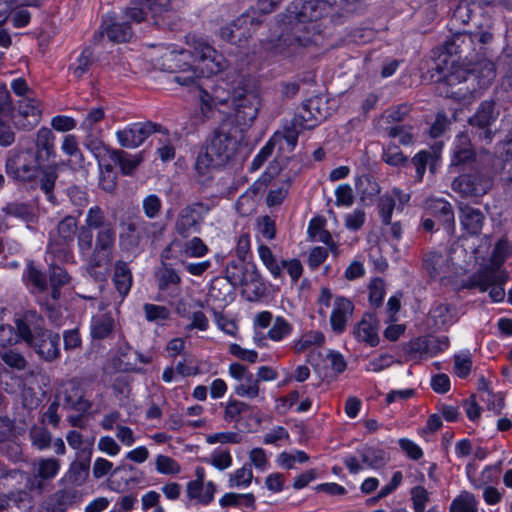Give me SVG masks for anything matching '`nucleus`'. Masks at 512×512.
<instances>
[{
    "label": "nucleus",
    "instance_id": "f257e3e1",
    "mask_svg": "<svg viewBox=\"0 0 512 512\" xmlns=\"http://www.w3.org/2000/svg\"><path fill=\"white\" fill-rule=\"evenodd\" d=\"M199 90L201 111L204 115L212 109L231 115L239 124L249 126L259 110L258 96L248 90L241 76L200 78L194 85Z\"/></svg>",
    "mask_w": 512,
    "mask_h": 512
},
{
    "label": "nucleus",
    "instance_id": "f03ea898",
    "mask_svg": "<svg viewBox=\"0 0 512 512\" xmlns=\"http://www.w3.org/2000/svg\"><path fill=\"white\" fill-rule=\"evenodd\" d=\"M496 77V69L489 60L480 61L472 69L455 67L438 83L440 95L457 101H470L487 89Z\"/></svg>",
    "mask_w": 512,
    "mask_h": 512
},
{
    "label": "nucleus",
    "instance_id": "7ed1b4c3",
    "mask_svg": "<svg viewBox=\"0 0 512 512\" xmlns=\"http://www.w3.org/2000/svg\"><path fill=\"white\" fill-rule=\"evenodd\" d=\"M240 126L244 125L229 115L213 130L205 151L196 159L195 168L199 174H205L209 167L222 166L235 156L242 139L243 130Z\"/></svg>",
    "mask_w": 512,
    "mask_h": 512
},
{
    "label": "nucleus",
    "instance_id": "20e7f679",
    "mask_svg": "<svg viewBox=\"0 0 512 512\" xmlns=\"http://www.w3.org/2000/svg\"><path fill=\"white\" fill-rule=\"evenodd\" d=\"M177 0H139L124 11V18L135 23L149 21L163 29H175L180 23Z\"/></svg>",
    "mask_w": 512,
    "mask_h": 512
},
{
    "label": "nucleus",
    "instance_id": "39448f33",
    "mask_svg": "<svg viewBox=\"0 0 512 512\" xmlns=\"http://www.w3.org/2000/svg\"><path fill=\"white\" fill-rule=\"evenodd\" d=\"M494 185V173L486 165H476L456 177L452 190L461 198L477 200L487 194Z\"/></svg>",
    "mask_w": 512,
    "mask_h": 512
},
{
    "label": "nucleus",
    "instance_id": "423d86ee",
    "mask_svg": "<svg viewBox=\"0 0 512 512\" xmlns=\"http://www.w3.org/2000/svg\"><path fill=\"white\" fill-rule=\"evenodd\" d=\"M318 100H308L303 106L304 112L296 115L283 132H276L273 136H279L275 141V147L279 150L292 152L297 145L298 135L301 131L312 129L324 116L317 108Z\"/></svg>",
    "mask_w": 512,
    "mask_h": 512
},
{
    "label": "nucleus",
    "instance_id": "0eeeda50",
    "mask_svg": "<svg viewBox=\"0 0 512 512\" xmlns=\"http://www.w3.org/2000/svg\"><path fill=\"white\" fill-rule=\"evenodd\" d=\"M313 44H315L313 36L296 27L293 31L283 33L276 39L265 41L263 49L268 57L284 60L302 55L304 50Z\"/></svg>",
    "mask_w": 512,
    "mask_h": 512
},
{
    "label": "nucleus",
    "instance_id": "6e6552de",
    "mask_svg": "<svg viewBox=\"0 0 512 512\" xmlns=\"http://www.w3.org/2000/svg\"><path fill=\"white\" fill-rule=\"evenodd\" d=\"M225 277L233 287H242L244 292H250V299L263 295L264 284L256 265L252 262L241 259L230 261L225 269Z\"/></svg>",
    "mask_w": 512,
    "mask_h": 512
},
{
    "label": "nucleus",
    "instance_id": "1a4fd4ad",
    "mask_svg": "<svg viewBox=\"0 0 512 512\" xmlns=\"http://www.w3.org/2000/svg\"><path fill=\"white\" fill-rule=\"evenodd\" d=\"M186 49L172 50L162 56L161 68L175 73L173 80L181 86L193 88L200 81V72Z\"/></svg>",
    "mask_w": 512,
    "mask_h": 512
},
{
    "label": "nucleus",
    "instance_id": "9d476101",
    "mask_svg": "<svg viewBox=\"0 0 512 512\" xmlns=\"http://www.w3.org/2000/svg\"><path fill=\"white\" fill-rule=\"evenodd\" d=\"M121 228L120 246L126 250L136 249L143 241L154 240L162 232L158 223L147 221L140 216L123 220Z\"/></svg>",
    "mask_w": 512,
    "mask_h": 512
},
{
    "label": "nucleus",
    "instance_id": "9b49d317",
    "mask_svg": "<svg viewBox=\"0 0 512 512\" xmlns=\"http://www.w3.org/2000/svg\"><path fill=\"white\" fill-rule=\"evenodd\" d=\"M186 51L194 63H203L210 73H220L228 67V61L209 41L201 35L189 33L185 36Z\"/></svg>",
    "mask_w": 512,
    "mask_h": 512
},
{
    "label": "nucleus",
    "instance_id": "f8f14e48",
    "mask_svg": "<svg viewBox=\"0 0 512 512\" xmlns=\"http://www.w3.org/2000/svg\"><path fill=\"white\" fill-rule=\"evenodd\" d=\"M60 470V461L56 458H41L37 462L36 476L29 477L25 472L20 470L5 471L2 479L5 481L4 485H10V480H15L18 484L25 483V487H29L32 491L36 489L39 493L44 488L43 482L53 479ZM13 486V484H11Z\"/></svg>",
    "mask_w": 512,
    "mask_h": 512
},
{
    "label": "nucleus",
    "instance_id": "ddd939ff",
    "mask_svg": "<svg viewBox=\"0 0 512 512\" xmlns=\"http://www.w3.org/2000/svg\"><path fill=\"white\" fill-rule=\"evenodd\" d=\"M288 11L299 23L309 24L301 30L314 37L321 32V24L318 21L330 13L331 6L324 0H309L291 3Z\"/></svg>",
    "mask_w": 512,
    "mask_h": 512
},
{
    "label": "nucleus",
    "instance_id": "4468645a",
    "mask_svg": "<svg viewBox=\"0 0 512 512\" xmlns=\"http://www.w3.org/2000/svg\"><path fill=\"white\" fill-rule=\"evenodd\" d=\"M508 276L505 271L487 267L473 274L464 287L478 289L480 292L489 290V296L494 302H500L505 297L504 284Z\"/></svg>",
    "mask_w": 512,
    "mask_h": 512
},
{
    "label": "nucleus",
    "instance_id": "2eb2a0df",
    "mask_svg": "<svg viewBox=\"0 0 512 512\" xmlns=\"http://www.w3.org/2000/svg\"><path fill=\"white\" fill-rule=\"evenodd\" d=\"M107 228H115L109 221L104 209L95 205L88 209L85 218V226L79 228L77 235V244L82 255H88L92 249V230L102 231Z\"/></svg>",
    "mask_w": 512,
    "mask_h": 512
},
{
    "label": "nucleus",
    "instance_id": "dca6fc26",
    "mask_svg": "<svg viewBox=\"0 0 512 512\" xmlns=\"http://www.w3.org/2000/svg\"><path fill=\"white\" fill-rule=\"evenodd\" d=\"M116 246V229L107 228L96 232L95 243L88 253V270L90 274L103 266H109L113 261V253Z\"/></svg>",
    "mask_w": 512,
    "mask_h": 512
},
{
    "label": "nucleus",
    "instance_id": "f3484780",
    "mask_svg": "<svg viewBox=\"0 0 512 512\" xmlns=\"http://www.w3.org/2000/svg\"><path fill=\"white\" fill-rule=\"evenodd\" d=\"M262 23V20L256 16V11H247L235 19L231 24L222 27L220 36L222 39L240 45L246 41L252 32Z\"/></svg>",
    "mask_w": 512,
    "mask_h": 512
},
{
    "label": "nucleus",
    "instance_id": "a211bd4d",
    "mask_svg": "<svg viewBox=\"0 0 512 512\" xmlns=\"http://www.w3.org/2000/svg\"><path fill=\"white\" fill-rule=\"evenodd\" d=\"M40 162L30 150L20 151L7 160L6 172L15 180L30 182L36 179Z\"/></svg>",
    "mask_w": 512,
    "mask_h": 512
},
{
    "label": "nucleus",
    "instance_id": "6ab92c4d",
    "mask_svg": "<svg viewBox=\"0 0 512 512\" xmlns=\"http://www.w3.org/2000/svg\"><path fill=\"white\" fill-rule=\"evenodd\" d=\"M209 210L203 203H193L183 207L175 220L174 229L178 235L188 238L199 233L203 221V214Z\"/></svg>",
    "mask_w": 512,
    "mask_h": 512
},
{
    "label": "nucleus",
    "instance_id": "aec40b11",
    "mask_svg": "<svg viewBox=\"0 0 512 512\" xmlns=\"http://www.w3.org/2000/svg\"><path fill=\"white\" fill-rule=\"evenodd\" d=\"M10 112L11 119L18 129L31 130L41 120L40 102L29 95L20 99L17 106Z\"/></svg>",
    "mask_w": 512,
    "mask_h": 512
},
{
    "label": "nucleus",
    "instance_id": "412c9836",
    "mask_svg": "<svg viewBox=\"0 0 512 512\" xmlns=\"http://www.w3.org/2000/svg\"><path fill=\"white\" fill-rule=\"evenodd\" d=\"M56 399L62 403L63 408L77 412H87L91 408V403L85 399L84 390L77 379L63 383L56 394Z\"/></svg>",
    "mask_w": 512,
    "mask_h": 512
},
{
    "label": "nucleus",
    "instance_id": "4be33fe9",
    "mask_svg": "<svg viewBox=\"0 0 512 512\" xmlns=\"http://www.w3.org/2000/svg\"><path fill=\"white\" fill-rule=\"evenodd\" d=\"M78 222L74 216H66L56 227V234H51L48 250L53 254L65 253L74 242Z\"/></svg>",
    "mask_w": 512,
    "mask_h": 512
},
{
    "label": "nucleus",
    "instance_id": "5701e85b",
    "mask_svg": "<svg viewBox=\"0 0 512 512\" xmlns=\"http://www.w3.org/2000/svg\"><path fill=\"white\" fill-rule=\"evenodd\" d=\"M161 131L160 126L150 121L133 123L116 132L119 144L125 148L140 146L153 132Z\"/></svg>",
    "mask_w": 512,
    "mask_h": 512
},
{
    "label": "nucleus",
    "instance_id": "b1692460",
    "mask_svg": "<svg viewBox=\"0 0 512 512\" xmlns=\"http://www.w3.org/2000/svg\"><path fill=\"white\" fill-rule=\"evenodd\" d=\"M229 374L240 381L235 386V393L240 397L254 399L260 395L259 379L245 365L235 362L229 366Z\"/></svg>",
    "mask_w": 512,
    "mask_h": 512
},
{
    "label": "nucleus",
    "instance_id": "393cba45",
    "mask_svg": "<svg viewBox=\"0 0 512 512\" xmlns=\"http://www.w3.org/2000/svg\"><path fill=\"white\" fill-rule=\"evenodd\" d=\"M476 165L482 164L477 161L476 152L471 144L470 137L466 132H461L455 139L451 166L472 169Z\"/></svg>",
    "mask_w": 512,
    "mask_h": 512
},
{
    "label": "nucleus",
    "instance_id": "a878e982",
    "mask_svg": "<svg viewBox=\"0 0 512 512\" xmlns=\"http://www.w3.org/2000/svg\"><path fill=\"white\" fill-rule=\"evenodd\" d=\"M60 336L50 330H40L38 336L31 343L37 354L46 361H54L60 356Z\"/></svg>",
    "mask_w": 512,
    "mask_h": 512
},
{
    "label": "nucleus",
    "instance_id": "bb28decb",
    "mask_svg": "<svg viewBox=\"0 0 512 512\" xmlns=\"http://www.w3.org/2000/svg\"><path fill=\"white\" fill-rule=\"evenodd\" d=\"M446 53L450 56L458 55L459 59L472 60L476 44L472 33H457L444 44Z\"/></svg>",
    "mask_w": 512,
    "mask_h": 512
},
{
    "label": "nucleus",
    "instance_id": "cd10ccee",
    "mask_svg": "<svg viewBox=\"0 0 512 512\" xmlns=\"http://www.w3.org/2000/svg\"><path fill=\"white\" fill-rule=\"evenodd\" d=\"M497 116L498 112L495 109V103L486 100L479 105L475 114L470 117L469 123L471 126L483 130L481 136L490 141L492 139V131L489 129V126L495 121Z\"/></svg>",
    "mask_w": 512,
    "mask_h": 512
},
{
    "label": "nucleus",
    "instance_id": "c85d7f7f",
    "mask_svg": "<svg viewBox=\"0 0 512 512\" xmlns=\"http://www.w3.org/2000/svg\"><path fill=\"white\" fill-rule=\"evenodd\" d=\"M353 311L354 305L349 299L343 296L335 298L330 316V324L334 332H344L348 321L352 317Z\"/></svg>",
    "mask_w": 512,
    "mask_h": 512
},
{
    "label": "nucleus",
    "instance_id": "c756f323",
    "mask_svg": "<svg viewBox=\"0 0 512 512\" xmlns=\"http://www.w3.org/2000/svg\"><path fill=\"white\" fill-rule=\"evenodd\" d=\"M458 209L463 229L471 235H478L482 231L485 222L483 212L465 203H460Z\"/></svg>",
    "mask_w": 512,
    "mask_h": 512
},
{
    "label": "nucleus",
    "instance_id": "7c9ffc66",
    "mask_svg": "<svg viewBox=\"0 0 512 512\" xmlns=\"http://www.w3.org/2000/svg\"><path fill=\"white\" fill-rule=\"evenodd\" d=\"M423 269L427 274L435 278H445L451 271V263L448 256L438 252H428L422 260Z\"/></svg>",
    "mask_w": 512,
    "mask_h": 512
},
{
    "label": "nucleus",
    "instance_id": "2f4dec72",
    "mask_svg": "<svg viewBox=\"0 0 512 512\" xmlns=\"http://www.w3.org/2000/svg\"><path fill=\"white\" fill-rule=\"evenodd\" d=\"M379 323L374 315L365 314L361 321H359L354 329V336L361 342L374 347L379 343Z\"/></svg>",
    "mask_w": 512,
    "mask_h": 512
},
{
    "label": "nucleus",
    "instance_id": "473e14b6",
    "mask_svg": "<svg viewBox=\"0 0 512 512\" xmlns=\"http://www.w3.org/2000/svg\"><path fill=\"white\" fill-rule=\"evenodd\" d=\"M158 288L168 293L171 297H177L181 292V277L175 269L166 263H162L156 273Z\"/></svg>",
    "mask_w": 512,
    "mask_h": 512
},
{
    "label": "nucleus",
    "instance_id": "72a5a7b5",
    "mask_svg": "<svg viewBox=\"0 0 512 512\" xmlns=\"http://www.w3.org/2000/svg\"><path fill=\"white\" fill-rule=\"evenodd\" d=\"M112 472L113 475L125 472L129 473V480L138 483L142 478V472L138 471L133 466H118L113 470V463L105 458L99 457L94 461L92 473L95 479H101Z\"/></svg>",
    "mask_w": 512,
    "mask_h": 512
},
{
    "label": "nucleus",
    "instance_id": "f704fd0d",
    "mask_svg": "<svg viewBox=\"0 0 512 512\" xmlns=\"http://www.w3.org/2000/svg\"><path fill=\"white\" fill-rule=\"evenodd\" d=\"M424 208L429 214L438 216L447 228H454V212L452 205L447 200L435 197L427 198L424 202Z\"/></svg>",
    "mask_w": 512,
    "mask_h": 512
},
{
    "label": "nucleus",
    "instance_id": "c9c22d12",
    "mask_svg": "<svg viewBox=\"0 0 512 512\" xmlns=\"http://www.w3.org/2000/svg\"><path fill=\"white\" fill-rule=\"evenodd\" d=\"M55 136L51 129L47 127L40 128L36 133L35 148L33 154L35 159L42 162L49 160L55 156Z\"/></svg>",
    "mask_w": 512,
    "mask_h": 512
},
{
    "label": "nucleus",
    "instance_id": "e433bc0d",
    "mask_svg": "<svg viewBox=\"0 0 512 512\" xmlns=\"http://www.w3.org/2000/svg\"><path fill=\"white\" fill-rule=\"evenodd\" d=\"M16 335H18V343L20 340L25 341L29 346L42 330L40 324L37 323V316L35 313H26L22 318L15 321Z\"/></svg>",
    "mask_w": 512,
    "mask_h": 512
},
{
    "label": "nucleus",
    "instance_id": "4c0bfd02",
    "mask_svg": "<svg viewBox=\"0 0 512 512\" xmlns=\"http://www.w3.org/2000/svg\"><path fill=\"white\" fill-rule=\"evenodd\" d=\"M115 320L109 312H100L91 319L90 335L93 340L109 338L114 331Z\"/></svg>",
    "mask_w": 512,
    "mask_h": 512
},
{
    "label": "nucleus",
    "instance_id": "58836bf2",
    "mask_svg": "<svg viewBox=\"0 0 512 512\" xmlns=\"http://www.w3.org/2000/svg\"><path fill=\"white\" fill-rule=\"evenodd\" d=\"M112 281L121 299L125 298L133 283L132 271L125 261L115 262Z\"/></svg>",
    "mask_w": 512,
    "mask_h": 512
},
{
    "label": "nucleus",
    "instance_id": "ea45409f",
    "mask_svg": "<svg viewBox=\"0 0 512 512\" xmlns=\"http://www.w3.org/2000/svg\"><path fill=\"white\" fill-rule=\"evenodd\" d=\"M38 184L40 189L47 196V199L55 204L56 197L54 195V188L56 180L58 179V165L53 163L45 165L38 169Z\"/></svg>",
    "mask_w": 512,
    "mask_h": 512
},
{
    "label": "nucleus",
    "instance_id": "a19ab883",
    "mask_svg": "<svg viewBox=\"0 0 512 512\" xmlns=\"http://www.w3.org/2000/svg\"><path fill=\"white\" fill-rule=\"evenodd\" d=\"M8 91H3L0 94V145L8 146L14 142V132L6 124L8 114L10 113Z\"/></svg>",
    "mask_w": 512,
    "mask_h": 512
},
{
    "label": "nucleus",
    "instance_id": "79ce46f5",
    "mask_svg": "<svg viewBox=\"0 0 512 512\" xmlns=\"http://www.w3.org/2000/svg\"><path fill=\"white\" fill-rule=\"evenodd\" d=\"M355 188L363 203H371L380 193V186L375 178L369 174H363L356 178Z\"/></svg>",
    "mask_w": 512,
    "mask_h": 512
},
{
    "label": "nucleus",
    "instance_id": "37998d69",
    "mask_svg": "<svg viewBox=\"0 0 512 512\" xmlns=\"http://www.w3.org/2000/svg\"><path fill=\"white\" fill-rule=\"evenodd\" d=\"M101 33H105L112 42H128L133 36V30L127 22L105 21Z\"/></svg>",
    "mask_w": 512,
    "mask_h": 512
},
{
    "label": "nucleus",
    "instance_id": "c03bdc74",
    "mask_svg": "<svg viewBox=\"0 0 512 512\" xmlns=\"http://www.w3.org/2000/svg\"><path fill=\"white\" fill-rule=\"evenodd\" d=\"M410 165L415 169V182L420 183L427 167H429L431 173L435 172V156L431 151L421 150L412 157Z\"/></svg>",
    "mask_w": 512,
    "mask_h": 512
},
{
    "label": "nucleus",
    "instance_id": "a18cd8bd",
    "mask_svg": "<svg viewBox=\"0 0 512 512\" xmlns=\"http://www.w3.org/2000/svg\"><path fill=\"white\" fill-rule=\"evenodd\" d=\"M110 157L117 162L124 175H132L135 169L142 162L140 155H131L123 150L112 149L109 151Z\"/></svg>",
    "mask_w": 512,
    "mask_h": 512
},
{
    "label": "nucleus",
    "instance_id": "49530a36",
    "mask_svg": "<svg viewBox=\"0 0 512 512\" xmlns=\"http://www.w3.org/2000/svg\"><path fill=\"white\" fill-rule=\"evenodd\" d=\"M91 450L92 449L90 448L88 451V457L86 459L74 461L70 465L67 474L68 480L76 486L83 485L89 476Z\"/></svg>",
    "mask_w": 512,
    "mask_h": 512
},
{
    "label": "nucleus",
    "instance_id": "de8ad7c7",
    "mask_svg": "<svg viewBox=\"0 0 512 512\" xmlns=\"http://www.w3.org/2000/svg\"><path fill=\"white\" fill-rule=\"evenodd\" d=\"M454 311L448 304H438L429 312V319L437 329L445 328L454 322Z\"/></svg>",
    "mask_w": 512,
    "mask_h": 512
},
{
    "label": "nucleus",
    "instance_id": "09e8293b",
    "mask_svg": "<svg viewBox=\"0 0 512 512\" xmlns=\"http://www.w3.org/2000/svg\"><path fill=\"white\" fill-rule=\"evenodd\" d=\"M258 255L264 266L275 279L282 278L283 265L278 261L272 250L265 244L258 245Z\"/></svg>",
    "mask_w": 512,
    "mask_h": 512
},
{
    "label": "nucleus",
    "instance_id": "8fccbe9b",
    "mask_svg": "<svg viewBox=\"0 0 512 512\" xmlns=\"http://www.w3.org/2000/svg\"><path fill=\"white\" fill-rule=\"evenodd\" d=\"M86 135L83 140V145L88 149L96 158H99L104 152L109 151L104 144L101 134V129L84 130Z\"/></svg>",
    "mask_w": 512,
    "mask_h": 512
},
{
    "label": "nucleus",
    "instance_id": "3c124183",
    "mask_svg": "<svg viewBox=\"0 0 512 512\" xmlns=\"http://www.w3.org/2000/svg\"><path fill=\"white\" fill-rule=\"evenodd\" d=\"M71 278L67 271L60 266H51L49 282L51 286V296L54 300L60 297V288L69 284Z\"/></svg>",
    "mask_w": 512,
    "mask_h": 512
},
{
    "label": "nucleus",
    "instance_id": "603ef678",
    "mask_svg": "<svg viewBox=\"0 0 512 512\" xmlns=\"http://www.w3.org/2000/svg\"><path fill=\"white\" fill-rule=\"evenodd\" d=\"M450 512H478V501L472 493L462 491L452 501Z\"/></svg>",
    "mask_w": 512,
    "mask_h": 512
},
{
    "label": "nucleus",
    "instance_id": "864d4df0",
    "mask_svg": "<svg viewBox=\"0 0 512 512\" xmlns=\"http://www.w3.org/2000/svg\"><path fill=\"white\" fill-rule=\"evenodd\" d=\"M143 312L145 319L156 325H162L171 316L170 310L166 306L151 303L143 305Z\"/></svg>",
    "mask_w": 512,
    "mask_h": 512
},
{
    "label": "nucleus",
    "instance_id": "5fc2aeb1",
    "mask_svg": "<svg viewBox=\"0 0 512 512\" xmlns=\"http://www.w3.org/2000/svg\"><path fill=\"white\" fill-rule=\"evenodd\" d=\"M362 462L371 467L379 468L386 463V453L384 450L375 447H365L360 451Z\"/></svg>",
    "mask_w": 512,
    "mask_h": 512
},
{
    "label": "nucleus",
    "instance_id": "6e6d98bb",
    "mask_svg": "<svg viewBox=\"0 0 512 512\" xmlns=\"http://www.w3.org/2000/svg\"><path fill=\"white\" fill-rule=\"evenodd\" d=\"M93 64V52L90 48H85L79 55L77 61L70 66L74 78L81 79Z\"/></svg>",
    "mask_w": 512,
    "mask_h": 512
},
{
    "label": "nucleus",
    "instance_id": "4d7b16f0",
    "mask_svg": "<svg viewBox=\"0 0 512 512\" xmlns=\"http://www.w3.org/2000/svg\"><path fill=\"white\" fill-rule=\"evenodd\" d=\"M29 438L38 450L48 449L52 443L51 433L43 426H32L29 430Z\"/></svg>",
    "mask_w": 512,
    "mask_h": 512
},
{
    "label": "nucleus",
    "instance_id": "13d9d810",
    "mask_svg": "<svg viewBox=\"0 0 512 512\" xmlns=\"http://www.w3.org/2000/svg\"><path fill=\"white\" fill-rule=\"evenodd\" d=\"M250 409L251 406L243 401L229 399L224 409V420L226 422H238L240 416Z\"/></svg>",
    "mask_w": 512,
    "mask_h": 512
},
{
    "label": "nucleus",
    "instance_id": "bf43d9fd",
    "mask_svg": "<svg viewBox=\"0 0 512 512\" xmlns=\"http://www.w3.org/2000/svg\"><path fill=\"white\" fill-rule=\"evenodd\" d=\"M0 358L7 366L17 371H22L27 367L25 357L9 347L0 349Z\"/></svg>",
    "mask_w": 512,
    "mask_h": 512
},
{
    "label": "nucleus",
    "instance_id": "052dcab7",
    "mask_svg": "<svg viewBox=\"0 0 512 512\" xmlns=\"http://www.w3.org/2000/svg\"><path fill=\"white\" fill-rule=\"evenodd\" d=\"M163 209L161 198L156 194L146 195L142 200V211L147 219H157Z\"/></svg>",
    "mask_w": 512,
    "mask_h": 512
},
{
    "label": "nucleus",
    "instance_id": "680f3d73",
    "mask_svg": "<svg viewBox=\"0 0 512 512\" xmlns=\"http://www.w3.org/2000/svg\"><path fill=\"white\" fill-rule=\"evenodd\" d=\"M23 277L38 292H44L47 289L46 276L32 262L27 264Z\"/></svg>",
    "mask_w": 512,
    "mask_h": 512
},
{
    "label": "nucleus",
    "instance_id": "e2e57ef3",
    "mask_svg": "<svg viewBox=\"0 0 512 512\" xmlns=\"http://www.w3.org/2000/svg\"><path fill=\"white\" fill-rule=\"evenodd\" d=\"M325 341V337L320 331H310L301 336L299 340L295 342L294 350L297 353L304 352L313 345L321 346Z\"/></svg>",
    "mask_w": 512,
    "mask_h": 512
},
{
    "label": "nucleus",
    "instance_id": "0e129e2a",
    "mask_svg": "<svg viewBox=\"0 0 512 512\" xmlns=\"http://www.w3.org/2000/svg\"><path fill=\"white\" fill-rule=\"evenodd\" d=\"M292 324L281 316L275 318L274 323L268 331V337L273 341H281L292 332Z\"/></svg>",
    "mask_w": 512,
    "mask_h": 512
},
{
    "label": "nucleus",
    "instance_id": "69168bd1",
    "mask_svg": "<svg viewBox=\"0 0 512 512\" xmlns=\"http://www.w3.org/2000/svg\"><path fill=\"white\" fill-rule=\"evenodd\" d=\"M407 353L411 359H421L423 357H430L427 337L423 336L411 340L407 346Z\"/></svg>",
    "mask_w": 512,
    "mask_h": 512
},
{
    "label": "nucleus",
    "instance_id": "338daca9",
    "mask_svg": "<svg viewBox=\"0 0 512 512\" xmlns=\"http://www.w3.org/2000/svg\"><path fill=\"white\" fill-rule=\"evenodd\" d=\"M156 470L161 474H178L181 470L177 461L166 455H158L155 460Z\"/></svg>",
    "mask_w": 512,
    "mask_h": 512
},
{
    "label": "nucleus",
    "instance_id": "774afa93",
    "mask_svg": "<svg viewBox=\"0 0 512 512\" xmlns=\"http://www.w3.org/2000/svg\"><path fill=\"white\" fill-rule=\"evenodd\" d=\"M184 254L189 257H203L208 253L207 245L199 237H193L191 240L185 242Z\"/></svg>",
    "mask_w": 512,
    "mask_h": 512
}]
</instances>
